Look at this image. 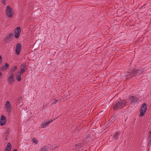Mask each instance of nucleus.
Wrapping results in <instances>:
<instances>
[{
	"mask_svg": "<svg viewBox=\"0 0 151 151\" xmlns=\"http://www.w3.org/2000/svg\"><path fill=\"white\" fill-rule=\"evenodd\" d=\"M147 104L145 103H144L141 106L140 110V116H144L147 111Z\"/></svg>",
	"mask_w": 151,
	"mask_h": 151,
	"instance_id": "obj_1",
	"label": "nucleus"
},
{
	"mask_svg": "<svg viewBox=\"0 0 151 151\" xmlns=\"http://www.w3.org/2000/svg\"><path fill=\"white\" fill-rule=\"evenodd\" d=\"M6 14L9 18H11L13 15V12L12 9L9 6H7L6 8Z\"/></svg>",
	"mask_w": 151,
	"mask_h": 151,
	"instance_id": "obj_2",
	"label": "nucleus"
},
{
	"mask_svg": "<svg viewBox=\"0 0 151 151\" xmlns=\"http://www.w3.org/2000/svg\"><path fill=\"white\" fill-rule=\"evenodd\" d=\"M144 70V69L143 68L137 70L135 73H134V72H132V73L129 74V76L131 77H133L135 76L136 75H140L143 73Z\"/></svg>",
	"mask_w": 151,
	"mask_h": 151,
	"instance_id": "obj_3",
	"label": "nucleus"
},
{
	"mask_svg": "<svg viewBox=\"0 0 151 151\" xmlns=\"http://www.w3.org/2000/svg\"><path fill=\"white\" fill-rule=\"evenodd\" d=\"M5 108L7 112L9 113L11 111V104L9 101L6 102L5 104Z\"/></svg>",
	"mask_w": 151,
	"mask_h": 151,
	"instance_id": "obj_4",
	"label": "nucleus"
},
{
	"mask_svg": "<svg viewBox=\"0 0 151 151\" xmlns=\"http://www.w3.org/2000/svg\"><path fill=\"white\" fill-rule=\"evenodd\" d=\"M122 108V106L120 101L114 104L113 107V109L114 110L119 109Z\"/></svg>",
	"mask_w": 151,
	"mask_h": 151,
	"instance_id": "obj_5",
	"label": "nucleus"
},
{
	"mask_svg": "<svg viewBox=\"0 0 151 151\" xmlns=\"http://www.w3.org/2000/svg\"><path fill=\"white\" fill-rule=\"evenodd\" d=\"M21 29L20 27H17L14 30V36L16 38H18L20 35Z\"/></svg>",
	"mask_w": 151,
	"mask_h": 151,
	"instance_id": "obj_6",
	"label": "nucleus"
},
{
	"mask_svg": "<svg viewBox=\"0 0 151 151\" xmlns=\"http://www.w3.org/2000/svg\"><path fill=\"white\" fill-rule=\"evenodd\" d=\"M21 48V44L18 43L16 45L15 49V53L17 55H19L20 52Z\"/></svg>",
	"mask_w": 151,
	"mask_h": 151,
	"instance_id": "obj_7",
	"label": "nucleus"
},
{
	"mask_svg": "<svg viewBox=\"0 0 151 151\" xmlns=\"http://www.w3.org/2000/svg\"><path fill=\"white\" fill-rule=\"evenodd\" d=\"M6 118L4 115L1 116V119L0 121V124L1 126L4 125L6 122Z\"/></svg>",
	"mask_w": 151,
	"mask_h": 151,
	"instance_id": "obj_8",
	"label": "nucleus"
},
{
	"mask_svg": "<svg viewBox=\"0 0 151 151\" xmlns=\"http://www.w3.org/2000/svg\"><path fill=\"white\" fill-rule=\"evenodd\" d=\"M14 76L13 74H12L9 77L7 81L9 83L12 84L14 82Z\"/></svg>",
	"mask_w": 151,
	"mask_h": 151,
	"instance_id": "obj_9",
	"label": "nucleus"
},
{
	"mask_svg": "<svg viewBox=\"0 0 151 151\" xmlns=\"http://www.w3.org/2000/svg\"><path fill=\"white\" fill-rule=\"evenodd\" d=\"M27 69V66L25 64L23 63L20 66V71L21 73H23Z\"/></svg>",
	"mask_w": 151,
	"mask_h": 151,
	"instance_id": "obj_10",
	"label": "nucleus"
},
{
	"mask_svg": "<svg viewBox=\"0 0 151 151\" xmlns=\"http://www.w3.org/2000/svg\"><path fill=\"white\" fill-rule=\"evenodd\" d=\"M12 34H10L7 36L4 40L5 42L7 43L10 41L12 40Z\"/></svg>",
	"mask_w": 151,
	"mask_h": 151,
	"instance_id": "obj_11",
	"label": "nucleus"
},
{
	"mask_svg": "<svg viewBox=\"0 0 151 151\" xmlns=\"http://www.w3.org/2000/svg\"><path fill=\"white\" fill-rule=\"evenodd\" d=\"M23 73H21L20 71H18L17 73H16V79L18 81H20L21 80V74H23Z\"/></svg>",
	"mask_w": 151,
	"mask_h": 151,
	"instance_id": "obj_12",
	"label": "nucleus"
},
{
	"mask_svg": "<svg viewBox=\"0 0 151 151\" xmlns=\"http://www.w3.org/2000/svg\"><path fill=\"white\" fill-rule=\"evenodd\" d=\"M49 150V147L47 145H45L42 147L39 151H48Z\"/></svg>",
	"mask_w": 151,
	"mask_h": 151,
	"instance_id": "obj_13",
	"label": "nucleus"
},
{
	"mask_svg": "<svg viewBox=\"0 0 151 151\" xmlns=\"http://www.w3.org/2000/svg\"><path fill=\"white\" fill-rule=\"evenodd\" d=\"M53 120H51L49 122H46L45 123H43L41 124L42 127V128H45L50 123L52 122H53Z\"/></svg>",
	"mask_w": 151,
	"mask_h": 151,
	"instance_id": "obj_14",
	"label": "nucleus"
},
{
	"mask_svg": "<svg viewBox=\"0 0 151 151\" xmlns=\"http://www.w3.org/2000/svg\"><path fill=\"white\" fill-rule=\"evenodd\" d=\"M9 65L7 63H5L4 65H3L1 68V69L2 70H6L9 67Z\"/></svg>",
	"mask_w": 151,
	"mask_h": 151,
	"instance_id": "obj_15",
	"label": "nucleus"
},
{
	"mask_svg": "<svg viewBox=\"0 0 151 151\" xmlns=\"http://www.w3.org/2000/svg\"><path fill=\"white\" fill-rule=\"evenodd\" d=\"M120 134V132L119 131H118L116 132L113 136L114 139L116 140L118 139L119 135Z\"/></svg>",
	"mask_w": 151,
	"mask_h": 151,
	"instance_id": "obj_16",
	"label": "nucleus"
},
{
	"mask_svg": "<svg viewBox=\"0 0 151 151\" xmlns=\"http://www.w3.org/2000/svg\"><path fill=\"white\" fill-rule=\"evenodd\" d=\"M12 148V146L10 142L7 143V146L6 147L5 149L11 150Z\"/></svg>",
	"mask_w": 151,
	"mask_h": 151,
	"instance_id": "obj_17",
	"label": "nucleus"
},
{
	"mask_svg": "<svg viewBox=\"0 0 151 151\" xmlns=\"http://www.w3.org/2000/svg\"><path fill=\"white\" fill-rule=\"evenodd\" d=\"M120 102L122 106L123 105H124L125 104L127 103V102L126 100H122V101H120Z\"/></svg>",
	"mask_w": 151,
	"mask_h": 151,
	"instance_id": "obj_18",
	"label": "nucleus"
},
{
	"mask_svg": "<svg viewBox=\"0 0 151 151\" xmlns=\"http://www.w3.org/2000/svg\"><path fill=\"white\" fill-rule=\"evenodd\" d=\"M132 97V101L133 103H134L137 101V98H136L135 97L132 96L131 97Z\"/></svg>",
	"mask_w": 151,
	"mask_h": 151,
	"instance_id": "obj_19",
	"label": "nucleus"
},
{
	"mask_svg": "<svg viewBox=\"0 0 151 151\" xmlns=\"http://www.w3.org/2000/svg\"><path fill=\"white\" fill-rule=\"evenodd\" d=\"M9 137V136L8 133H6L4 134V137L5 140H7L8 139V137Z\"/></svg>",
	"mask_w": 151,
	"mask_h": 151,
	"instance_id": "obj_20",
	"label": "nucleus"
},
{
	"mask_svg": "<svg viewBox=\"0 0 151 151\" xmlns=\"http://www.w3.org/2000/svg\"><path fill=\"white\" fill-rule=\"evenodd\" d=\"M17 66H15L14 68H12L11 70H10V73H12L13 72H14L15 70L17 69Z\"/></svg>",
	"mask_w": 151,
	"mask_h": 151,
	"instance_id": "obj_21",
	"label": "nucleus"
},
{
	"mask_svg": "<svg viewBox=\"0 0 151 151\" xmlns=\"http://www.w3.org/2000/svg\"><path fill=\"white\" fill-rule=\"evenodd\" d=\"M148 140L150 142H151V131L149 132V134L148 136Z\"/></svg>",
	"mask_w": 151,
	"mask_h": 151,
	"instance_id": "obj_22",
	"label": "nucleus"
},
{
	"mask_svg": "<svg viewBox=\"0 0 151 151\" xmlns=\"http://www.w3.org/2000/svg\"><path fill=\"white\" fill-rule=\"evenodd\" d=\"M32 141H33V142L35 143L36 144H37L38 142L37 140L35 138H34L33 139Z\"/></svg>",
	"mask_w": 151,
	"mask_h": 151,
	"instance_id": "obj_23",
	"label": "nucleus"
},
{
	"mask_svg": "<svg viewBox=\"0 0 151 151\" xmlns=\"http://www.w3.org/2000/svg\"><path fill=\"white\" fill-rule=\"evenodd\" d=\"M57 100H56L55 99H54V101H53V103H52V104H56L57 103Z\"/></svg>",
	"mask_w": 151,
	"mask_h": 151,
	"instance_id": "obj_24",
	"label": "nucleus"
},
{
	"mask_svg": "<svg viewBox=\"0 0 151 151\" xmlns=\"http://www.w3.org/2000/svg\"><path fill=\"white\" fill-rule=\"evenodd\" d=\"M22 100V98H21V97H19V98H18V100H18V101H21Z\"/></svg>",
	"mask_w": 151,
	"mask_h": 151,
	"instance_id": "obj_25",
	"label": "nucleus"
},
{
	"mask_svg": "<svg viewBox=\"0 0 151 151\" xmlns=\"http://www.w3.org/2000/svg\"><path fill=\"white\" fill-rule=\"evenodd\" d=\"M2 57L1 55H0V64L2 62Z\"/></svg>",
	"mask_w": 151,
	"mask_h": 151,
	"instance_id": "obj_26",
	"label": "nucleus"
},
{
	"mask_svg": "<svg viewBox=\"0 0 151 151\" xmlns=\"http://www.w3.org/2000/svg\"><path fill=\"white\" fill-rule=\"evenodd\" d=\"M75 146L76 147V148H79V145H75Z\"/></svg>",
	"mask_w": 151,
	"mask_h": 151,
	"instance_id": "obj_27",
	"label": "nucleus"
},
{
	"mask_svg": "<svg viewBox=\"0 0 151 151\" xmlns=\"http://www.w3.org/2000/svg\"><path fill=\"white\" fill-rule=\"evenodd\" d=\"M2 3L3 4H5V1H4L3 2H2Z\"/></svg>",
	"mask_w": 151,
	"mask_h": 151,
	"instance_id": "obj_28",
	"label": "nucleus"
},
{
	"mask_svg": "<svg viewBox=\"0 0 151 151\" xmlns=\"http://www.w3.org/2000/svg\"><path fill=\"white\" fill-rule=\"evenodd\" d=\"M4 151H10V150L5 149Z\"/></svg>",
	"mask_w": 151,
	"mask_h": 151,
	"instance_id": "obj_29",
	"label": "nucleus"
},
{
	"mask_svg": "<svg viewBox=\"0 0 151 151\" xmlns=\"http://www.w3.org/2000/svg\"><path fill=\"white\" fill-rule=\"evenodd\" d=\"M13 151H18L17 150L15 149Z\"/></svg>",
	"mask_w": 151,
	"mask_h": 151,
	"instance_id": "obj_30",
	"label": "nucleus"
}]
</instances>
